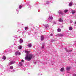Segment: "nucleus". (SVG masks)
Masks as SVG:
<instances>
[{"label":"nucleus","instance_id":"7c9ffc66","mask_svg":"<svg viewBox=\"0 0 76 76\" xmlns=\"http://www.w3.org/2000/svg\"><path fill=\"white\" fill-rule=\"evenodd\" d=\"M50 35H51V36H53V34H50Z\"/></svg>","mask_w":76,"mask_h":76},{"label":"nucleus","instance_id":"1a4fd4ad","mask_svg":"<svg viewBox=\"0 0 76 76\" xmlns=\"http://www.w3.org/2000/svg\"><path fill=\"white\" fill-rule=\"evenodd\" d=\"M64 68H61L60 71L61 72H63V71H64Z\"/></svg>","mask_w":76,"mask_h":76},{"label":"nucleus","instance_id":"20e7f679","mask_svg":"<svg viewBox=\"0 0 76 76\" xmlns=\"http://www.w3.org/2000/svg\"><path fill=\"white\" fill-rule=\"evenodd\" d=\"M44 39V36L42 35L41 37V41H43Z\"/></svg>","mask_w":76,"mask_h":76},{"label":"nucleus","instance_id":"a211bd4d","mask_svg":"<svg viewBox=\"0 0 76 76\" xmlns=\"http://www.w3.org/2000/svg\"><path fill=\"white\" fill-rule=\"evenodd\" d=\"M18 48L19 49V50H20L22 48V46H19L18 47Z\"/></svg>","mask_w":76,"mask_h":76},{"label":"nucleus","instance_id":"aec40b11","mask_svg":"<svg viewBox=\"0 0 76 76\" xmlns=\"http://www.w3.org/2000/svg\"><path fill=\"white\" fill-rule=\"evenodd\" d=\"M2 58L4 60H6V58L5 56H4Z\"/></svg>","mask_w":76,"mask_h":76},{"label":"nucleus","instance_id":"cd10ccee","mask_svg":"<svg viewBox=\"0 0 76 76\" xmlns=\"http://www.w3.org/2000/svg\"><path fill=\"white\" fill-rule=\"evenodd\" d=\"M45 27L46 28H47V27H48V25H46L45 26Z\"/></svg>","mask_w":76,"mask_h":76},{"label":"nucleus","instance_id":"393cba45","mask_svg":"<svg viewBox=\"0 0 76 76\" xmlns=\"http://www.w3.org/2000/svg\"><path fill=\"white\" fill-rule=\"evenodd\" d=\"M25 29V30H26V29H28V27H26Z\"/></svg>","mask_w":76,"mask_h":76},{"label":"nucleus","instance_id":"bb28decb","mask_svg":"<svg viewBox=\"0 0 76 76\" xmlns=\"http://www.w3.org/2000/svg\"><path fill=\"white\" fill-rule=\"evenodd\" d=\"M22 8V6H20L19 7V9H21Z\"/></svg>","mask_w":76,"mask_h":76},{"label":"nucleus","instance_id":"9d476101","mask_svg":"<svg viewBox=\"0 0 76 76\" xmlns=\"http://www.w3.org/2000/svg\"><path fill=\"white\" fill-rule=\"evenodd\" d=\"M76 12V11L74 10H72V14H74Z\"/></svg>","mask_w":76,"mask_h":76},{"label":"nucleus","instance_id":"f257e3e1","mask_svg":"<svg viewBox=\"0 0 76 76\" xmlns=\"http://www.w3.org/2000/svg\"><path fill=\"white\" fill-rule=\"evenodd\" d=\"M25 52L27 54L26 55V57L25 58V59L28 60V61H30V60H31L33 55L31 54H28L29 51H28L25 50Z\"/></svg>","mask_w":76,"mask_h":76},{"label":"nucleus","instance_id":"4468645a","mask_svg":"<svg viewBox=\"0 0 76 76\" xmlns=\"http://www.w3.org/2000/svg\"><path fill=\"white\" fill-rule=\"evenodd\" d=\"M49 19H50L53 20V17L52 16H49Z\"/></svg>","mask_w":76,"mask_h":76},{"label":"nucleus","instance_id":"2f4dec72","mask_svg":"<svg viewBox=\"0 0 76 76\" xmlns=\"http://www.w3.org/2000/svg\"><path fill=\"white\" fill-rule=\"evenodd\" d=\"M75 16H76V15H75Z\"/></svg>","mask_w":76,"mask_h":76},{"label":"nucleus","instance_id":"5701e85b","mask_svg":"<svg viewBox=\"0 0 76 76\" xmlns=\"http://www.w3.org/2000/svg\"><path fill=\"white\" fill-rule=\"evenodd\" d=\"M19 64L20 66H22V62H20Z\"/></svg>","mask_w":76,"mask_h":76},{"label":"nucleus","instance_id":"39448f33","mask_svg":"<svg viewBox=\"0 0 76 76\" xmlns=\"http://www.w3.org/2000/svg\"><path fill=\"white\" fill-rule=\"evenodd\" d=\"M63 20L61 18H60L59 19V22H63Z\"/></svg>","mask_w":76,"mask_h":76},{"label":"nucleus","instance_id":"ddd939ff","mask_svg":"<svg viewBox=\"0 0 76 76\" xmlns=\"http://www.w3.org/2000/svg\"><path fill=\"white\" fill-rule=\"evenodd\" d=\"M44 46H45V44H43L42 45V48H44Z\"/></svg>","mask_w":76,"mask_h":76},{"label":"nucleus","instance_id":"6ab92c4d","mask_svg":"<svg viewBox=\"0 0 76 76\" xmlns=\"http://www.w3.org/2000/svg\"><path fill=\"white\" fill-rule=\"evenodd\" d=\"M68 12V10H64V12L65 13H66Z\"/></svg>","mask_w":76,"mask_h":76},{"label":"nucleus","instance_id":"c85d7f7f","mask_svg":"<svg viewBox=\"0 0 76 76\" xmlns=\"http://www.w3.org/2000/svg\"><path fill=\"white\" fill-rule=\"evenodd\" d=\"M73 76H76V74H73L72 75Z\"/></svg>","mask_w":76,"mask_h":76},{"label":"nucleus","instance_id":"a878e982","mask_svg":"<svg viewBox=\"0 0 76 76\" xmlns=\"http://www.w3.org/2000/svg\"><path fill=\"white\" fill-rule=\"evenodd\" d=\"M53 24H56V22L55 21H54L53 22Z\"/></svg>","mask_w":76,"mask_h":76},{"label":"nucleus","instance_id":"dca6fc26","mask_svg":"<svg viewBox=\"0 0 76 76\" xmlns=\"http://www.w3.org/2000/svg\"><path fill=\"white\" fill-rule=\"evenodd\" d=\"M28 47H32V45H31V44H30L28 45Z\"/></svg>","mask_w":76,"mask_h":76},{"label":"nucleus","instance_id":"f3484780","mask_svg":"<svg viewBox=\"0 0 76 76\" xmlns=\"http://www.w3.org/2000/svg\"><path fill=\"white\" fill-rule=\"evenodd\" d=\"M10 69H13V66H10Z\"/></svg>","mask_w":76,"mask_h":76},{"label":"nucleus","instance_id":"0eeeda50","mask_svg":"<svg viewBox=\"0 0 76 76\" xmlns=\"http://www.w3.org/2000/svg\"><path fill=\"white\" fill-rule=\"evenodd\" d=\"M66 69L67 70H70V67H66Z\"/></svg>","mask_w":76,"mask_h":76},{"label":"nucleus","instance_id":"412c9836","mask_svg":"<svg viewBox=\"0 0 76 76\" xmlns=\"http://www.w3.org/2000/svg\"><path fill=\"white\" fill-rule=\"evenodd\" d=\"M22 42H23V40L22 39H20V43H21Z\"/></svg>","mask_w":76,"mask_h":76},{"label":"nucleus","instance_id":"2eb2a0df","mask_svg":"<svg viewBox=\"0 0 76 76\" xmlns=\"http://www.w3.org/2000/svg\"><path fill=\"white\" fill-rule=\"evenodd\" d=\"M72 29H73V28H72V27H69V29L70 31H72Z\"/></svg>","mask_w":76,"mask_h":76},{"label":"nucleus","instance_id":"4be33fe9","mask_svg":"<svg viewBox=\"0 0 76 76\" xmlns=\"http://www.w3.org/2000/svg\"><path fill=\"white\" fill-rule=\"evenodd\" d=\"M58 13L59 14H60V13H62V12H61V11L59 10L58 12Z\"/></svg>","mask_w":76,"mask_h":76},{"label":"nucleus","instance_id":"6e6552de","mask_svg":"<svg viewBox=\"0 0 76 76\" xmlns=\"http://www.w3.org/2000/svg\"><path fill=\"white\" fill-rule=\"evenodd\" d=\"M65 50L66 51V52H71V51H72V50H67V49L66 48H65Z\"/></svg>","mask_w":76,"mask_h":76},{"label":"nucleus","instance_id":"9b49d317","mask_svg":"<svg viewBox=\"0 0 76 76\" xmlns=\"http://www.w3.org/2000/svg\"><path fill=\"white\" fill-rule=\"evenodd\" d=\"M57 31L58 32H61V29L60 28H58L57 30Z\"/></svg>","mask_w":76,"mask_h":76},{"label":"nucleus","instance_id":"f8f14e48","mask_svg":"<svg viewBox=\"0 0 76 76\" xmlns=\"http://www.w3.org/2000/svg\"><path fill=\"white\" fill-rule=\"evenodd\" d=\"M59 37H63V34H58Z\"/></svg>","mask_w":76,"mask_h":76},{"label":"nucleus","instance_id":"f03ea898","mask_svg":"<svg viewBox=\"0 0 76 76\" xmlns=\"http://www.w3.org/2000/svg\"><path fill=\"white\" fill-rule=\"evenodd\" d=\"M15 61H12L10 62L9 63V66H10V65H11V64H14V63H15Z\"/></svg>","mask_w":76,"mask_h":76},{"label":"nucleus","instance_id":"423d86ee","mask_svg":"<svg viewBox=\"0 0 76 76\" xmlns=\"http://www.w3.org/2000/svg\"><path fill=\"white\" fill-rule=\"evenodd\" d=\"M72 4H73V3H72V2H71L69 4V6H72Z\"/></svg>","mask_w":76,"mask_h":76},{"label":"nucleus","instance_id":"b1692460","mask_svg":"<svg viewBox=\"0 0 76 76\" xmlns=\"http://www.w3.org/2000/svg\"><path fill=\"white\" fill-rule=\"evenodd\" d=\"M62 16H63V13L61 12V13L60 14Z\"/></svg>","mask_w":76,"mask_h":76},{"label":"nucleus","instance_id":"7ed1b4c3","mask_svg":"<svg viewBox=\"0 0 76 76\" xmlns=\"http://www.w3.org/2000/svg\"><path fill=\"white\" fill-rule=\"evenodd\" d=\"M15 54L16 55V56H17L18 54V55H20V53L18 51H17V52H15Z\"/></svg>","mask_w":76,"mask_h":76},{"label":"nucleus","instance_id":"c756f323","mask_svg":"<svg viewBox=\"0 0 76 76\" xmlns=\"http://www.w3.org/2000/svg\"><path fill=\"white\" fill-rule=\"evenodd\" d=\"M21 61L22 62H23V61H24L23 60H21Z\"/></svg>","mask_w":76,"mask_h":76}]
</instances>
